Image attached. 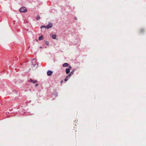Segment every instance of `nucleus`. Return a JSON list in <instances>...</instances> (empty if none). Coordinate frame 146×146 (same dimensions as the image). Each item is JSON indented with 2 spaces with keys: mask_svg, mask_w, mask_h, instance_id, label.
Instances as JSON below:
<instances>
[{
  "mask_svg": "<svg viewBox=\"0 0 146 146\" xmlns=\"http://www.w3.org/2000/svg\"><path fill=\"white\" fill-rule=\"evenodd\" d=\"M52 27V24L51 22H49L48 24L46 26H42L41 27V28L42 29L43 28H45L48 29L51 28Z\"/></svg>",
  "mask_w": 146,
  "mask_h": 146,
  "instance_id": "obj_1",
  "label": "nucleus"
},
{
  "mask_svg": "<svg viewBox=\"0 0 146 146\" xmlns=\"http://www.w3.org/2000/svg\"><path fill=\"white\" fill-rule=\"evenodd\" d=\"M26 8L25 7H22L19 9V11L21 12L25 13L27 11Z\"/></svg>",
  "mask_w": 146,
  "mask_h": 146,
  "instance_id": "obj_2",
  "label": "nucleus"
},
{
  "mask_svg": "<svg viewBox=\"0 0 146 146\" xmlns=\"http://www.w3.org/2000/svg\"><path fill=\"white\" fill-rule=\"evenodd\" d=\"M72 69V67L70 66H68V68L66 69V73L67 74H68L70 72V70Z\"/></svg>",
  "mask_w": 146,
  "mask_h": 146,
  "instance_id": "obj_3",
  "label": "nucleus"
},
{
  "mask_svg": "<svg viewBox=\"0 0 146 146\" xmlns=\"http://www.w3.org/2000/svg\"><path fill=\"white\" fill-rule=\"evenodd\" d=\"M52 71L49 70L47 72V75L48 76H50L52 75Z\"/></svg>",
  "mask_w": 146,
  "mask_h": 146,
  "instance_id": "obj_4",
  "label": "nucleus"
},
{
  "mask_svg": "<svg viewBox=\"0 0 146 146\" xmlns=\"http://www.w3.org/2000/svg\"><path fill=\"white\" fill-rule=\"evenodd\" d=\"M62 66L64 67H67L69 66V64L68 63H65L63 64Z\"/></svg>",
  "mask_w": 146,
  "mask_h": 146,
  "instance_id": "obj_5",
  "label": "nucleus"
},
{
  "mask_svg": "<svg viewBox=\"0 0 146 146\" xmlns=\"http://www.w3.org/2000/svg\"><path fill=\"white\" fill-rule=\"evenodd\" d=\"M50 36H51L52 37V38L54 39H55L56 37V35L55 34L53 35H51Z\"/></svg>",
  "mask_w": 146,
  "mask_h": 146,
  "instance_id": "obj_6",
  "label": "nucleus"
},
{
  "mask_svg": "<svg viewBox=\"0 0 146 146\" xmlns=\"http://www.w3.org/2000/svg\"><path fill=\"white\" fill-rule=\"evenodd\" d=\"M43 37L42 36H40L39 37L38 40H43Z\"/></svg>",
  "mask_w": 146,
  "mask_h": 146,
  "instance_id": "obj_7",
  "label": "nucleus"
},
{
  "mask_svg": "<svg viewBox=\"0 0 146 146\" xmlns=\"http://www.w3.org/2000/svg\"><path fill=\"white\" fill-rule=\"evenodd\" d=\"M40 19V17L39 15H37L36 16V19L37 20H38Z\"/></svg>",
  "mask_w": 146,
  "mask_h": 146,
  "instance_id": "obj_8",
  "label": "nucleus"
},
{
  "mask_svg": "<svg viewBox=\"0 0 146 146\" xmlns=\"http://www.w3.org/2000/svg\"><path fill=\"white\" fill-rule=\"evenodd\" d=\"M69 78L67 76L66 77V78L64 79V81L66 82L67 81L68 79Z\"/></svg>",
  "mask_w": 146,
  "mask_h": 146,
  "instance_id": "obj_9",
  "label": "nucleus"
},
{
  "mask_svg": "<svg viewBox=\"0 0 146 146\" xmlns=\"http://www.w3.org/2000/svg\"><path fill=\"white\" fill-rule=\"evenodd\" d=\"M45 42L46 45H49V43L48 41H45Z\"/></svg>",
  "mask_w": 146,
  "mask_h": 146,
  "instance_id": "obj_10",
  "label": "nucleus"
},
{
  "mask_svg": "<svg viewBox=\"0 0 146 146\" xmlns=\"http://www.w3.org/2000/svg\"><path fill=\"white\" fill-rule=\"evenodd\" d=\"M72 75L71 73H70L67 76L70 78V77Z\"/></svg>",
  "mask_w": 146,
  "mask_h": 146,
  "instance_id": "obj_11",
  "label": "nucleus"
},
{
  "mask_svg": "<svg viewBox=\"0 0 146 146\" xmlns=\"http://www.w3.org/2000/svg\"><path fill=\"white\" fill-rule=\"evenodd\" d=\"M33 80H32L31 79L30 80H29V82H33Z\"/></svg>",
  "mask_w": 146,
  "mask_h": 146,
  "instance_id": "obj_12",
  "label": "nucleus"
},
{
  "mask_svg": "<svg viewBox=\"0 0 146 146\" xmlns=\"http://www.w3.org/2000/svg\"><path fill=\"white\" fill-rule=\"evenodd\" d=\"M36 82V80H35V81H33V82H32L34 84V83H35Z\"/></svg>",
  "mask_w": 146,
  "mask_h": 146,
  "instance_id": "obj_13",
  "label": "nucleus"
},
{
  "mask_svg": "<svg viewBox=\"0 0 146 146\" xmlns=\"http://www.w3.org/2000/svg\"><path fill=\"white\" fill-rule=\"evenodd\" d=\"M73 73H74V71H72L70 73H71V74L72 75L73 74Z\"/></svg>",
  "mask_w": 146,
  "mask_h": 146,
  "instance_id": "obj_14",
  "label": "nucleus"
},
{
  "mask_svg": "<svg viewBox=\"0 0 146 146\" xmlns=\"http://www.w3.org/2000/svg\"><path fill=\"white\" fill-rule=\"evenodd\" d=\"M33 60L34 61V62H36V59H33Z\"/></svg>",
  "mask_w": 146,
  "mask_h": 146,
  "instance_id": "obj_15",
  "label": "nucleus"
},
{
  "mask_svg": "<svg viewBox=\"0 0 146 146\" xmlns=\"http://www.w3.org/2000/svg\"><path fill=\"white\" fill-rule=\"evenodd\" d=\"M36 64H33V66L34 67H35V66L36 65Z\"/></svg>",
  "mask_w": 146,
  "mask_h": 146,
  "instance_id": "obj_16",
  "label": "nucleus"
},
{
  "mask_svg": "<svg viewBox=\"0 0 146 146\" xmlns=\"http://www.w3.org/2000/svg\"><path fill=\"white\" fill-rule=\"evenodd\" d=\"M35 86H36V87L37 86H38V84H36V85H35Z\"/></svg>",
  "mask_w": 146,
  "mask_h": 146,
  "instance_id": "obj_17",
  "label": "nucleus"
},
{
  "mask_svg": "<svg viewBox=\"0 0 146 146\" xmlns=\"http://www.w3.org/2000/svg\"><path fill=\"white\" fill-rule=\"evenodd\" d=\"M74 19L76 20L77 19V18L76 17H75L74 18Z\"/></svg>",
  "mask_w": 146,
  "mask_h": 146,
  "instance_id": "obj_18",
  "label": "nucleus"
},
{
  "mask_svg": "<svg viewBox=\"0 0 146 146\" xmlns=\"http://www.w3.org/2000/svg\"><path fill=\"white\" fill-rule=\"evenodd\" d=\"M40 48H42V47H40Z\"/></svg>",
  "mask_w": 146,
  "mask_h": 146,
  "instance_id": "obj_19",
  "label": "nucleus"
}]
</instances>
